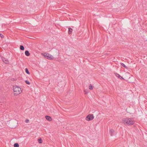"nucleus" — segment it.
I'll return each mask as SVG.
<instances>
[{"label":"nucleus","instance_id":"obj_1","mask_svg":"<svg viewBox=\"0 0 147 147\" xmlns=\"http://www.w3.org/2000/svg\"><path fill=\"white\" fill-rule=\"evenodd\" d=\"M123 122L125 125H131L134 123V121L133 119L126 118L123 119Z\"/></svg>","mask_w":147,"mask_h":147},{"label":"nucleus","instance_id":"obj_2","mask_svg":"<svg viewBox=\"0 0 147 147\" xmlns=\"http://www.w3.org/2000/svg\"><path fill=\"white\" fill-rule=\"evenodd\" d=\"M13 89L14 95H18L22 92L21 88L20 87L16 86H14L13 87Z\"/></svg>","mask_w":147,"mask_h":147},{"label":"nucleus","instance_id":"obj_3","mask_svg":"<svg viewBox=\"0 0 147 147\" xmlns=\"http://www.w3.org/2000/svg\"><path fill=\"white\" fill-rule=\"evenodd\" d=\"M43 55L45 58L49 59L51 60H53L54 59L53 56L49 53H44Z\"/></svg>","mask_w":147,"mask_h":147},{"label":"nucleus","instance_id":"obj_4","mask_svg":"<svg viewBox=\"0 0 147 147\" xmlns=\"http://www.w3.org/2000/svg\"><path fill=\"white\" fill-rule=\"evenodd\" d=\"M94 118L93 114H90L88 115L86 118V120L88 121L92 120Z\"/></svg>","mask_w":147,"mask_h":147},{"label":"nucleus","instance_id":"obj_5","mask_svg":"<svg viewBox=\"0 0 147 147\" xmlns=\"http://www.w3.org/2000/svg\"><path fill=\"white\" fill-rule=\"evenodd\" d=\"M2 60H3V62L6 64H8L9 63V61L7 59L5 58H3Z\"/></svg>","mask_w":147,"mask_h":147},{"label":"nucleus","instance_id":"obj_6","mask_svg":"<svg viewBox=\"0 0 147 147\" xmlns=\"http://www.w3.org/2000/svg\"><path fill=\"white\" fill-rule=\"evenodd\" d=\"M110 134L111 136L114 135V131L113 129H111L110 130Z\"/></svg>","mask_w":147,"mask_h":147},{"label":"nucleus","instance_id":"obj_7","mask_svg":"<svg viewBox=\"0 0 147 147\" xmlns=\"http://www.w3.org/2000/svg\"><path fill=\"white\" fill-rule=\"evenodd\" d=\"M46 119L49 121H51L52 120L51 118L49 116L47 115L45 116Z\"/></svg>","mask_w":147,"mask_h":147},{"label":"nucleus","instance_id":"obj_8","mask_svg":"<svg viewBox=\"0 0 147 147\" xmlns=\"http://www.w3.org/2000/svg\"><path fill=\"white\" fill-rule=\"evenodd\" d=\"M115 76L117 77H118L120 79H123V78L119 74H115Z\"/></svg>","mask_w":147,"mask_h":147},{"label":"nucleus","instance_id":"obj_9","mask_svg":"<svg viewBox=\"0 0 147 147\" xmlns=\"http://www.w3.org/2000/svg\"><path fill=\"white\" fill-rule=\"evenodd\" d=\"M25 53L27 56H28L30 55V53L28 51H25Z\"/></svg>","mask_w":147,"mask_h":147},{"label":"nucleus","instance_id":"obj_10","mask_svg":"<svg viewBox=\"0 0 147 147\" xmlns=\"http://www.w3.org/2000/svg\"><path fill=\"white\" fill-rule=\"evenodd\" d=\"M68 29L69 30L68 31V33L69 34H70L72 32V29L70 28H69Z\"/></svg>","mask_w":147,"mask_h":147},{"label":"nucleus","instance_id":"obj_11","mask_svg":"<svg viewBox=\"0 0 147 147\" xmlns=\"http://www.w3.org/2000/svg\"><path fill=\"white\" fill-rule=\"evenodd\" d=\"M25 72L27 74H30V73H29L28 69L27 68L25 69Z\"/></svg>","mask_w":147,"mask_h":147},{"label":"nucleus","instance_id":"obj_12","mask_svg":"<svg viewBox=\"0 0 147 147\" xmlns=\"http://www.w3.org/2000/svg\"><path fill=\"white\" fill-rule=\"evenodd\" d=\"M20 49L22 50H24V47L22 45L20 46Z\"/></svg>","mask_w":147,"mask_h":147},{"label":"nucleus","instance_id":"obj_13","mask_svg":"<svg viewBox=\"0 0 147 147\" xmlns=\"http://www.w3.org/2000/svg\"><path fill=\"white\" fill-rule=\"evenodd\" d=\"M121 65L123 67H124L125 68L127 69V67L123 63H121Z\"/></svg>","mask_w":147,"mask_h":147},{"label":"nucleus","instance_id":"obj_14","mask_svg":"<svg viewBox=\"0 0 147 147\" xmlns=\"http://www.w3.org/2000/svg\"><path fill=\"white\" fill-rule=\"evenodd\" d=\"M14 147H18L19 146V144L18 143H16L14 145Z\"/></svg>","mask_w":147,"mask_h":147},{"label":"nucleus","instance_id":"obj_15","mask_svg":"<svg viewBox=\"0 0 147 147\" xmlns=\"http://www.w3.org/2000/svg\"><path fill=\"white\" fill-rule=\"evenodd\" d=\"M42 140L41 138H40L38 139V143L40 144H41L42 143Z\"/></svg>","mask_w":147,"mask_h":147},{"label":"nucleus","instance_id":"obj_16","mask_svg":"<svg viewBox=\"0 0 147 147\" xmlns=\"http://www.w3.org/2000/svg\"><path fill=\"white\" fill-rule=\"evenodd\" d=\"M89 88L90 90H92L93 89V87L92 86L91 84L90 85V86H89Z\"/></svg>","mask_w":147,"mask_h":147},{"label":"nucleus","instance_id":"obj_17","mask_svg":"<svg viewBox=\"0 0 147 147\" xmlns=\"http://www.w3.org/2000/svg\"><path fill=\"white\" fill-rule=\"evenodd\" d=\"M25 82L28 84H30V82H29V81L27 80H26L25 81Z\"/></svg>","mask_w":147,"mask_h":147},{"label":"nucleus","instance_id":"obj_18","mask_svg":"<svg viewBox=\"0 0 147 147\" xmlns=\"http://www.w3.org/2000/svg\"><path fill=\"white\" fill-rule=\"evenodd\" d=\"M0 36L1 38H3L4 37L3 35L1 34H0Z\"/></svg>","mask_w":147,"mask_h":147},{"label":"nucleus","instance_id":"obj_19","mask_svg":"<svg viewBox=\"0 0 147 147\" xmlns=\"http://www.w3.org/2000/svg\"><path fill=\"white\" fill-rule=\"evenodd\" d=\"M84 93L86 94H87V93H88V92L87 90H84Z\"/></svg>","mask_w":147,"mask_h":147},{"label":"nucleus","instance_id":"obj_20","mask_svg":"<svg viewBox=\"0 0 147 147\" xmlns=\"http://www.w3.org/2000/svg\"><path fill=\"white\" fill-rule=\"evenodd\" d=\"M29 120L28 119H26V120L25 121V122L26 123H28V122H29Z\"/></svg>","mask_w":147,"mask_h":147}]
</instances>
